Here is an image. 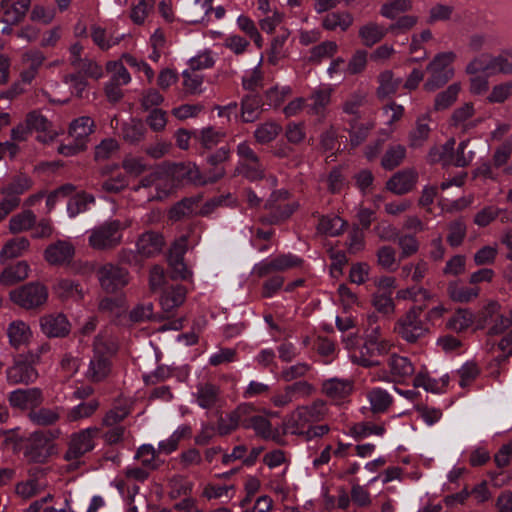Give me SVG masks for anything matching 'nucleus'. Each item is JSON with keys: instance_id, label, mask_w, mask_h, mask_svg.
I'll use <instances>...</instances> for the list:
<instances>
[{"instance_id": "ea45409f", "label": "nucleus", "mask_w": 512, "mask_h": 512, "mask_svg": "<svg viewBox=\"0 0 512 512\" xmlns=\"http://www.w3.org/2000/svg\"><path fill=\"white\" fill-rule=\"evenodd\" d=\"M367 102V92L358 89L349 93L342 102L341 109L345 114L359 116L360 108Z\"/></svg>"}, {"instance_id": "3c124183", "label": "nucleus", "mask_w": 512, "mask_h": 512, "mask_svg": "<svg viewBox=\"0 0 512 512\" xmlns=\"http://www.w3.org/2000/svg\"><path fill=\"white\" fill-rule=\"evenodd\" d=\"M491 74H512V52L504 51L498 55L490 56Z\"/></svg>"}, {"instance_id": "09e8293b", "label": "nucleus", "mask_w": 512, "mask_h": 512, "mask_svg": "<svg viewBox=\"0 0 512 512\" xmlns=\"http://www.w3.org/2000/svg\"><path fill=\"white\" fill-rule=\"evenodd\" d=\"M99 407L97 400H90L88 402H81L80 404L72 407L67 412V420L70 422L79 421L91 417Z\"/></svg>"}, {"instance_id": "de8ad7c7", "label": "nucleus", "mask_w": 512, "mask_h": 512, "mask_svg": "<svg viewBox=\"0 0 512 512\" xmlns=\"http://www.w3.org/2000/svg\"><path fill=\"white\" fill-rule=\"evenodd\" d=\"M411 0H392L384 3L380 8V14L387 19H396L400 14L412 9Z\"/></svg>"}, {"instance_id": "b1692460", "label": "nucleus", "mask_w": 512, "mask_h": 512, "mask_svg": "<svg viewBox=\"0 0 512 512\" xmlns=\"http://www.w3.org/2000/svg\"><path fill=\"white\" fill-rule=\"evenodd\" d=\"M253 410L254 408L251 405H241L233 413L221 417L217 423L218 434L224 436L236 430L240 424L242 425L244 416Z\"/></svg>"}, {"instance_id": "e2e57ef3", "label": "nucleus", "mask_w": 512, "mask_h": 512, "mask_svg": "<svg viewBox=\"0 0 512 512\" xmlns=\"http://www.w3.org/2000/svg\"><path fill=\"white\" fill-rule=\"evenodd\" d=\"M512 95V81H505L492 87L487 100L490 103H503Z\"/></svg>"}, {"instance_id": "13d9d810", "label": "nucleus", "mask_w": 512, "mask_h": 512, "mask_svg": "<svg viewBox=\"0 0 512 512\" xmlns=\"http://www.w3.org/2000/svg\"><path fill=\"white\" fill-rule=\"evenodd\" d=\"M351 433L355 438L363 439L372 435L382 436L385 428L371 422H359L352 426Z\"/></svg>"}, {"instance_id": "a19ab883", "label": "nucleus", "mask_w": 512, "mask_h": 512, "mask_svg": "<svg viewBox=\"0 0 512 512\" xmlns=\"http://www.w3.org/2000/svg\"><path fill=\"white\" fill-rule=\"evenodd\" d=\"M306 413L305 409H295L285 420L284 426L287 432L293 435L303 436L306 429V426L310 421L307 416L304 415Z\"/></svg>"}, {"instance_id": "8fccbe9b", "label": "nucleus", "mask_w": 512, "mask_h": 512, "mask_svg": "<svg viewBox=\"0 0 512 512\" xmlns=\"http://www.w3.org/2000/svg\"><path fill=\"white\" fill-rule=\"evenodd\" d=\"M448 294L453 301L466 303L479 295V289L477 287L462 286L458 283H450L448 286Z\"/></svg>"}, {"instance_id": "c9c22d12", "label": "nucleus", "mask_w": 512, "mask_h": 512, "mask_svg": "<svg viewBox=\"0 0 512 512\" xmlns=\"http://www.w3.org/2000/svg\"><path fill=\"white\" fill-rule=\"evenodd\" d=\"M474 107L472 103H465L464 105L457 108L451 117L452 125L456 127H461L463 130H467L475 127L478 123H480V119L470 121L472 116L474 115Z\"/></svg>"}, {"instance_id": "5fc2aeb1", "label": "nucleus", "mask_w": 512, "mask_h": 512, "mask_svg": "<svg viewBox=\"0 0 512 512\" xmlns=\"http://www.w3.org/2000/svg\"><path fill=\"white\" fill-rule=\"evenodd\" d=\"M235 494L233 485H219L208 483L203 487L202 496L208 500L226 498L230 500Z\"/></svg>"}, {"instance_id": "f704fd0d", "label": "nucleus", "mask_w": 512, "mask_h": 512, "mask_svg": "<svg viewBox=\"0 0 512 512\" xmlns=\"http://www.w3.org/2000/svg\"><path fill=\"white\" fill-rule=\"evenodd\" d=\"M430 121L431 118L429 114H424L417 118L415 127L409 134V143L411 147H420L428 139L431 131L429 126Z\"/></svg>"}, {"instance_id": "774afa93", "label": "nucleus", "mask_w": 512, "mask_h": 512, "mask_svg": "<svg viewBox=\"0 0 512 512\" xmlns=\"http://www.w3.org/2000/svg\"><path fill=\"white\" fill-rule=\"evenodd\" d=\"M223 136L224 134L221 131L213 127H206L199 131L197 139L203 147L211 149L220 143Z\"/></svg>"}, {"instance_id": "6e6d98bb", "label": "nucleus", "mask_w": 512, "mask_h": 512, "mask_svg": "<svg viewBox=\"0 0 512 512\" xmlns=\"http://www.w3.org/2000/svg\"><path fill=\"white\" fill-rule=\"evenodd\" d=\"M401 83V79H395L393 74L390 71H385L379 76V87L377 90V94L380 98H385L393 95L399 85Z\"/></svg>"}, {"instance_id": "cd10ccee", "label": "nucleus", "mask_w": 512, "mask_h": 512, "mask_svg": "<svg viewBox=\"0 0 512 512\" xmlns=\"http://www.w3.org/2000/svg\"><path fill=\"white\" fill-rule=\"evenodd\" d=\"M366 399L370 404V410L374 414H383L388 411L393 403L392 395L385 389L375 387L366 394Z\"/></svg>"}, {"instance_id": "aec40b11", "label": "nucleus", "mask_w": 512, "mask_h": 512, "mask_svg": "<svg viewBox=\"0 0 512 512\" xmlns=\"http://www.w3.org/2000/svg\"><path fill=\"white\" fill-rule=\"evenodd\" d=\"M26 124L30 130L41 133L38 136L41 142H51L59 135V132L52 127V123L38 111H32L27 115Z\"/></svg>"}, {"instance_id": "4be33fe9", "label": "nucleus", "mask_w": 512, "mask_h": 512, "mask_svg": "<svg viewBox=\"0 0 512 512\" xmlns=\"http://www.w3.org/2000/svg\"><path fill=\"white\" fill-rule=\"evenodd\" d=\"M53 292L62 301H80L84 297L82 285L72 279H59L53 285Z\"/></svg>"}, {"instance_id": "49530a36", "label": "nucleus", "mask_w": 512, "mask_h": 512, "mask_svg": "<svg viewBox=\"0 0 512 512\" xmlns=\"http://www.w3.org/2000/svg\"><path fill=\"white\" fill-rule=\"evenodd\" d=\"M261 112V100L257 95H249L242 99L241 117L244 122L255 121Z\"/></svg>"}, {"instance_id": "f257e3e1", "label": "nucleus", "mask_w": 512, "mask_h": 512, "mask_svg": "<svg viewBox=\"0 0 512 512\" xmlns=\"http://www.w3.org/2000/svg\"><path fill=\"white\" fill-rule=\"evenodd\" d=\"M115 339L106 332H100L93 343V356L86 371V377L94 382L105 379L111 372V358L117 351Z\"/></svg>"}, {"instance_id": "4468645a", "label": "nucleus", "mask_w": 512, "mask_h": 512, "mask_svg": "<svg viewBox=\"0 0 512 512\" xmlns=\"http://www.w3.org/2000/svg\"><path fill=\"white\" fill-rule=\"evenodd\" d=\"M75 246L70 240H57L44 251V258L50 265L60 266L72 261Z\"/></svg>"}, {"instance_id": "9b49d317", "label": "nucleus", "mask_w": 512, "mask_h": 512, "mask_svg": "<svg viewBox=\"0 0 512 512\" xmlns=\"http://www.w3.org/2000/svg\"><path fill=\"white\" fill-rule=\"evenodd\" d=\"M454 145V139H450L443 145L432 147L428 153V160L431 163H442L443 165L453 164L457 167L468 165L474 153L470 151L469 156H454Z\"/></svg>"}, {"instance_id": "7c9ffc66", "label": "nucleus", "mask_w": 512, "mask_h": 512, "mask_svg": "<svg viewBox=\"0 0 512 512\" xmlns=\"http://www.w3.org/2000/svg\"><path fill=\"white\" fill-rule=\"evenodd\" d=\"M30 242L25 237H17L8 240L0 251V262L20 257L29 249Z\"/></svg>"}, {"instance_id": "4c0bfd02", "label": "nucleus", "mask_w": 512, "mask_h": 512, "mask_svg": "<svg viewBox=\"0 0 512 512\" xmlns=\"http://www.w3.org/2000/svg\"><path fill=\"white\" fill-rule=\"evenodd\" d=\"M36 223V215L31 210H24L13 215L9 220V231L18 234L33 228Z\"/></svg>"}, {"instance_id": "5701e85b", "label": "nucleus", "mask_w": 512, "mask_h": 512, "mask_svg": "<svg viewBox=\"0 0 512 512\" xmlns=\"http://www.w3.org/2000/svg\"><path fill=\"white\" fill-rule=\"evenodd\" d=\"M163 246L162 235L153 231L143 233L136 242L137 252L144 257H152L160 253Z\"/></svg>"}, {"instance_id": "412c9836", "label": "nucleus", "mask_w": 512, "mask_h": 512, "mask_svg": "<svg viewBox=\"0 0 512 512\" xmlns=\"http://www.w3.org/2000/svg\"><path fill=\"white\" fill-rule=\"evenodd\" d=\"M9 401L13 407L24 410L40 405L43 397L41 390L38 388L17 389L10 393Z\"/></svg>"}, {"instance_id": "864d4df0", "label": "nucleus", "mask_w": 512, "mask_h": 512, "mask_svg": "<svg viewBox=\"0 0 512 512\" xmlns=\"http://www.w3.org/2000/svg\"><path fill=\"white\" fill-rule=\"evenodd\" d=\"M215 61V54L210 49H204L191 57L187 64L189 66V70L199 71L213 67Z\"/></svg>"}, {"instance_id": "a211bd4d", "label": "nucleus", "mask_w": 512, "mask_h": 512, "mask_svg": "<svg viewBox=\"0 0 512 512\" xmlns=\"http://www.w3.org/2000/svg\"><path fill=\"white\" fill-rule=\"evenodd\" d=\"M9 344L13 348L28 346L33 339V331L30 325L20 319L11 321L6 329Z\"/></svg>"}, {"instance_id": "680f3d73", "label": "nucleus", "mask_w": 512, "mask_h": 512, "mask_svg": "<svg viewBox=\"0 0 512 512\" xmlns=\"http://www.w3.org/2000/svg\"><path fill=\"white\" fill-rule=\"evenodd\" d=\"M338 50L334 41H324L314 46L310 51V60L312 62H321L323 59L332 57Z\"/></svg>"}, {"instance_id": "dca6fc26", "label": "nucleus", "mask_w": 512, "mask_h": 512, "mask_svg": "<svg viewBox=\"0 0 512 512\" xmlns=\"http://www.w3.org/2000/svg\"><path fill=\"white\" fill-rule=\"evenodd\" d=\"M40 328L43 334L50 338L65 337L69 334L71 325L62 313L49 314L40 318Z\"/></svg>"}, {"instance_id": "69168bd1", "label": "nucleus", "mask_w": 512, "mask_h": 512, "mask_svg": "<svg viewBox=\"0 0 512 512\" xmlns=\"http://www.w3.org/2000/svg\"><path fill=\"white\" fill-rule=\"evenodd\" d=\"M280 132V126L274 122L260 125L254 132L257 142L261 144L274 140Z\"/></svg>"}, {"instance_id": "6e6552de", "label": "nucleus", "mask_w": 512, "mask_h": 512, "mask_svg": "<svg viewBox=\"0 0 512 512\" xmlns=\"http://www.w3.org/2000/svg\"><path fill=\"white\" fill-rule=\"evenodd\" d=\"M97 278L101 288L108 293L124 288L130 280L128 270L113 263L102 265L97 270Z\"/></svg>"}, {"instance_id": "0e129e2a", "label": "nucleus", "mask_w": 512, "mask_h": 512, "mask_svg": "<svg viewBox=\"0 0 512 512\" xmlns=\"http://www.w3.org/2000/svg\"><path fill=\"white\" fill-rule=\"evenodd\" d=\"M156 454L157 451L153 445L143 444L138 448L135 458L138 459L145 468L155 469L157 467Z\"/></svg>"}, {"instance_id": "0eeeda50", "label": "nucleus", "mask_w": 512, "mask_h": 512, "mask_svg": "<svg viewBox=\"0 0 512 512\" xmlns=\"http://www.w3.org/2000/svg\"><path fill=\"white\" fill-rule=\"evenodd\" d=\"M47 298V288L38 282H31L9 292V299L17 306L27 310L43 305Z\"/></svg>"}, {"instance_id": "338daca9", "label": "nucleus", "mask_w": 512, "mask_h": 512, "mask_svg": "<svg viewBox=\"0 0 512 512\" xmlns=\"http://www.w3.org/2000/svg\"><path fill=\"white\" fill-rule=\"evenodd\" d=\"M44 488V484L39 483L35 479H29L18 483L16 485L15 492L19 497L29 499L44 490Z\"/></svg>"}, {"instance_id": "f8f14e48", "label": "nucleus", "mask_w": 512, "mask_h": 512, "mask_svg": "<svg viewBox=\"0 0 512 512\" xmlns=\"http://www.w3.org/2000/svg\"><path fill=\"white\" fill-rule=\"evenodd\" d=\"M31 360L26 355L18 356L7 370V380L11 384L33 382L38 374Z\"/></svg>"}, {"instance_id": "052dcab7", "label": "nucleus", "mask_w": 512, "mask_h": 512, "mask_svg": "<svg viewBox=\"0 0 512 512\" xmlns=\"http://www.w3.org/2000/svg\"><path fill=\"white\" fill-rule=\"evenodd\" d=\"M406 149L402 145H395L390 147L382 158V166L387 170H392L397 167L405 158Z\"/></svg>"}, {"instance_id": "bb28decb", "label": "nucleus", "mask_w": 512, "mask_h": 512, "mask_svg": "<svg viewBox=\"0 0 512 512\" xmlns=\"http://www.w3.org/2000/svg\"><path fill=\"white\" fill-rule=\"evenodd\" d=\"M448 383L449 376L447 374L436 379L432 378L426 371H419L413 379V386L415 388L421 387L427 392L431 393L443 392L447 387Z\"/></svg>"}, {"instance_id": "ddd939ff", "label": "nucleus", "mask_w": 512, "mask_h": 512, "mask_svg": "<svg viewBox=\"0 0 512 512\" xmlns=\"http://www.w3.org/2000/svg\"><path fill=\"white\" fill-rule=\"evenodd\" d=\"M333 92L334 88L329 84L321 85L316 88L308 98L307 113L311 116L323 119L331 103Z\"/></svg>"}, {"instance_id": "2eb2a0df", "label": "nucleus", "mask_w": 512, "mask_h": 512, "mask_svg": "<svg viewBox=\"0 0 512 512\" xmlns=\"http://www.w3.org/2000/svg\"><path fill=\"white\" fill-rule=\"evenodd\" d=\"M52 452V443L42 432L31 434L25 456L33 462H44Z\"/></svg>"}, {"instance_id": "393cba45", "label": "nucleus", "mask_w": 512, "mask_h": 512, "mask_svg": "<svg viewBox=\"0 0 512 512\" xmlns=\"http://www.w3.org/2000/svg\"><path fill=\"white\" fill-rule=\"evenodd\" d=\"M196 403L203 409L214 408L220 399V389L211 383L199 384L193 394Z\"/></svg>"}, {"instance_id": "2f4dec72", "label": "nucleus", "mask_w": 512, "mask_h": 512, "mask_svg": "<svg viewBox=\"0 0 512 512\" xmlns=\"http://www.w3.org/2000/svg\"><path fill=\"white\" fill-rule=\"evenodd\" d=\"M30 5L31 0H19L12 4H5V7H1L4 14L2 21L9 25L21 22L24 19Z\"/></svg>"}, {"instance_id": "c03bdc74", "label": "nucleus", "mask_w": 512, "mask_h": 512, "mask_svg": "<svg viewBox=\"0 0 512 512\" xmlns=\"http://www.w3.org/2000/svg\"><path fill=\"white\" fill-rule=\"evenodd\" d=\"M345 225V221L339 216H323L317 225V231L321 234L334 237L343 231Z\"/></svg>"}, {"instance_id": "f3484780", "label": "nucleus", "mask_w": 512, "mask_h": 512, "mask_svg": "<svg viewBox=\"0 0 512 512\" xmlns=\"http://www.w3.org/2000/svg\"><path fill=\"white\" fill-rule=\"evenodd\" d=\"M418 173L415 169H403L395 173L386 183V189L395 195H403L416 186Z\"/></svg>"}, {"instance_id": "603ef678", "label": "nucleus", "mask_w": 512, "mask_h": 512, "mask_svg": "<svg viewBox=\"0 0 512 512\" xmlns=\"http://www.w3.org/2000/svg\"><path fill=\"white\" fill-rule=\"evenodd\" d=\"M106 70L110 75L109 81L113 83L123 86L131 82V75L122 61H109L106 64Z\"/></svg>"}, {"instance_id": "58836bf2", "label": "nucleus", "mask_w": 512, "mask_h": 512, "mask_svg": "<svg viewBox=\"0 0 512 512\" xmlns=\"http://www.w3.org/2000/svg\"><path fill=\"white\" fill-rule=\"evenodd\" d=\"M92 128L93 120L90 117L82 116L71 123L69 136L77 142H82L86 147V140L91 134Z\"/></svg>"}, {"instance_id": "79ce46f5", "label": "nucleus", "mask_w": 512, "mask_h": 512, "mask_svg": "<svg viewBox=\"0 0 512 512\" xmlns=\"http://www.w3.org/2000/svg\"><path fill=\"white\" fill-rule=\"evenodd\" d=\"M386 29L376 22H368L359 29V37L365 46L371 47L386 34Z\"/></svg>"}, {"instance_id": "72a5a7b5", "label": "nucleus", "mask_w": 512, "mask_h": 512, "mask_svg": "<svg viewBox=\"0 0 512 512\" xmlns=\"http://www.w3.org/2000/svg\"><path fill=\"white\" fill-rule=\"evenodd\" d=\"M354 21L351 13L346 11H338L327 14L322 20V26L326 30L334 31L340 29L346 31Z\"/></svg>"}, {"instance_id": "1a4fd4ad", "label": "nucleus", "mask_w": 512, "mask_h": 512, "mask_svg": "<svg viewBox=\"0 0 512 512\" xmlns=\"http://www.w3.org/2000/svg\"><path fill=\"white\" fill-rule=\"evenodd\" d=\"M100 433V428L97 426L87 427L70 437L69 447L65 454L67 460H76L84 454L90 452L95 447V439Z\"/></svg>"}, {"instance_id": "39448f33", "label": "nucleus", "mask_w": 512, "mask_h": 512, "mask_svg": "<svg viewBox=\"0 0 512 512\" xmlns=\"http://www.w3.org/2000/svg\"><path fill=\"white\" fill-rule=\"evenodd\" d=\"M388 370H379L372 376V381L385 383H405L415 372V367L408 357L393 353L387 359Z\"/></svg>"}, {"instance_id": "a18cd8bd", "label": "nucleus", "mask_w": 512, "mask_h": 512, "mask_svg": "<svg viewBox=\"0 0 512 512\" xmlns=\"http://www.w3.org/2000/svg\"><path fill=\"white\" fill-rule=\"evenodd\" d=\"M94 197L91 194L81 193L72 197L67 203V213L70 218H74L80 213L87 211L94 204Z\"/></svg>"}, {"instance_id": "7ed1b4c3", "label": "nucleus", "mask_w": 512, "mask_h": 512, "mask_svg": "<svg viewBox=\"0 0 512 512\" xmlns=\"http://www.w3.org/2000/svg\"><path fill=\"white\" fill-rule=\"evenodd\" d=\"M130 225L129 221H106L89 231V245L96 250H107L119 245L123 238V230Z\"/></svg>"}, {"instance_id": "a878e982", "label": "nucleus", "mask_w": 512, "mask_h": 512, "mask_svg": "<svg viewBox=\"0 0 512 512\" xmlns=\"http://www.w3.org/2000/svg\"><path fill=\"white\" fill-rule=\"evenodd\" d=\"M187 290L182 285L170 286L161 294L160 305L165 312H172L180 307L186 299Z\"/></svg>"}, {"instance_id": "20e7f679", "label": "nucleus", "mask_w": 512, "mask_h": 512, "mask_svg": "<svg viewBox=\"0 0 512 512\" xmlns=\"http://www.w3.org/2000/svg\"><path fill=\"white\" fill-rule=\"evenodd\" d=\"M420 313L421 308L412 307L394 325V332L408 344L418 343L430 333Z\"/></svg>"}, {"instance_id": "bf43d9fd", "label": "nucleus", "mask_w": 512, "mask_h": 512, "mask_svg": "<svg viewBox=\"0 0 512 512\" xmlns=\"http://www.w3.org/2000/svg\"><path fill=\"white\" fill-rule=\"evenodd\" d=\"M32 187V181L25 175H20L13 179L6 187L1 190V193L8 197H18L25 191Z\"/></svg>"}, {"instance_id": "e433bc0d", "label": "nucleus", "mask_w": 512, "mask_h": 512, "mask_svg": "<svg viewBox=\"0 0 512 512\" xmlns=\"http://www.w3.org/2000/svg\"><path fill=\"white\" fill-rule=\"evenodd\" d=\"M474 322V314L469 309L460 308L450 316L446 322V328L454 332L467 330Z\"/></svg>"}, {"instance_id": "c756f323", "label": "nucleus", "mask_w": 512, "mask_h": 512, "mask_svg": "<svg viewBox=\"0 0 512 512\" xmlns=\"http://www.w3.org/2000/svg\"><path fill=\"white\" fill-rule=\"evenodd\" d=\"M30 267L26 261H19L15 265L9 266L3 270L0 275V284L12 286L25 280L29 275Z\"/></svg>"}, {"instance_id": "f03ea898", "label": "nucleus", "mask_w": 512, "mask_h": 512, "mask_svg": "<svg viewBox=\"0 0 512 512\" xmlns=\"http://www.w3.org/2000/svg\"><path fill=\"white\" fill-rule=\"evenodd\" d=\"M393 346V341L383 337L380 328L375 327L367 333L363 345L350 352L349 358L353 363L363 367L378 366L380 361L376 356L387 354Z\"/></svg>"}, {"instance_id": "473e14b6", "label": "nucleus", "mask_w": 512, "mask_h": 512, "mask_svg": "<svg viewBox=\"0 0 512 512\" xmlns=\"http://www.w3.org/2000/svg\"><path fill=\"white\" fill-rule=\"evenodd\" d=\"M242 426L253 429L258 436L264 439H274L276 436L270 421L261 415L244 416Z\"/></svg>"}, {"instance_id": "4d7b16f0", "label": "nucleus", "mask_w": 512, "mask_h": 512, "mask_svg": "<svg viewBox=\"0 0 512 512\" xmlns=\"http://www.w3.org/2000/svg\"><path fill=\"white\" fill-rule=\"evenodd\" d=\"M460 92V85L453 83L446 90L439 93L434 101V109L436 111L445 110L451 106L457 99Z\"/></svg>"}, {"instance_id": "c85d7f7f", "label": "nucleus", "mask_w": 512, "mask_h": 512, "mask_svg": "<svg viewBox=\"0 0 512 512\" xmlns=\"http://www.w3.org/2000/svg\"><path fill=\"white\" fill-rule=\"evenodd\" d=\"M353 389V383L348 379L330 378L323 382L322 391L328 397L338 400L348 396Z\"/></svg>"}, {"instance_id": "423d86ee", "label": "nucleus", "mask_w": 512, "mask_h": 512, "mask_svg": "<svg viewBox=\"0 0 512 512\" xmlns=\"http://www.w3.org/2000/svg\"><path fill=\"white\" fill-rule=\"evenodd\" d=\"M456 58L455 53L442 52L437 54L427 67L430 77L424 84L427 91H434L446 84L454 75L452 63Z\"/></svg>"}, {"instance_id": "9d476101", "label": "nucleus", "mask_w": 512, "mask_h": 512, "mask_svg": "<svg viewBox=\"0 0 512 512\" xmlns=\"http://www.w3.org/2000/svg\"><path fill=\"white\" fill-rule=\"evenodd\" d=\"M288 191L284 189L273 191L266 201L264 207L272 210L271 215L265 219L270 224L279 223L289 218L299 207L298 202L282 204V201L288 199Z\"/></svg>"}, {"instance_id": "37998d69", "label": "nucleus", "mask_w": 512, "mask_h": 512, "mask_svg": "<svg viewBox=\"0 0 512 512\" xmlns=\"http://www.w3.org/2000/svg\"><path fill=\"white\" fill-rule=\"evenodd\" d=\"M61 413L62 409L60 407L41 408L37 411L31 412L29 414V418L36 425L50 426L60 419Z\"/></svg>"}, {"instance_id": "6ab92c4d", "label": "nucleus", "mask_w": 512, "mask_h": 512, "mask_svg": "<svg viewBox=\"0 0 512 512\" xmlns=\"http://www.w3.org/2000/svg\"><path fill=\"white\" fill-rule=\"evenodd\" d=\"M171 188L166 178L154 173L143 179L136 191L147 192L148 200H161L169 194Z\"/></svg>"}]
</instances>
